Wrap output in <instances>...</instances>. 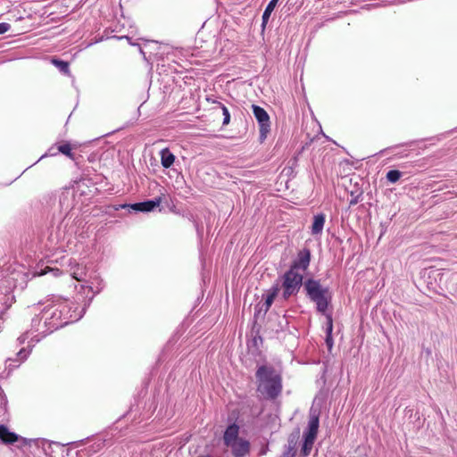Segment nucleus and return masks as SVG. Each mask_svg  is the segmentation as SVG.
I'll list each match as a JSON object with an SVG mask.
<instances>
[{"mask_svg":"<svg viewBox=\"0 0 457 457\" xmlns=\"http://www.w3.org/2000/svg\"><path fill=\"white\" fill-rule=\"evenodd\" d=\"M93 295L79 311L78 303L64 298H57L47 303L38 315L31 320V330L37 331L41 337H45L52 332L63 328L71 323L79 320L86 312L87 306L91 303L95 295L99 294L104 286L102 281L98 283L96 289L92 286H87Z\"/></svg>","mask_w":457,"mask_h":457,"instance_id":"1","label":"nucleus"},{"mask_svg":"<svg viewBox=\"0 0 457 457\" xmlns=\"http://www.w3.org/2000/svg\"><path fill=\"white\" fill-rule=\"evenodd\" d=\"M306 297L315 304L317 312L324 315L327 320L326 335L332 336V312H328L333 294L328 287L320 285L318 281L308 280L305 285Z\"/></svg>","mask_w":457,"mask_h":457,"instance_id":"2","label":"nucleus"},{"mask_svg":"<svg viewBox=\"0 0 457 457\" xmlns=\"http://www.w3.org/2000/svg\"><path fill=\"white\" fill-rule=\"evenodd\" d=\"M255 377L257 391L268 400H275L282 392V377L271 365L258 367Z\"/></svg>","mask_w":457,"mask_h":457,"instance_id":"3","label":"nucleus"},{"mask_svg":"<svg viewBox=\"0 0 457 457\" xmlns=\"http://www.w3.org/2000/svg\"><path fill=\"white\" fill-rule=\"evenodd\" d=\"M282 289V298L288 300L291 296H295L300 292L301 287H303L304 294L306 295L305 285L308 280L318 281L320 285H322L320 279L314 278H306L300 272L293 271V270H287L283 275L279 276L278 278Z\"/></svg>","mask_w":457,"mask_h":457,"instance_id":"4","label":"nucleus"},{"mask_svg":"<svg viewBox=\"0 0 457 457\" xmlns=\"http://www.w3.org/2000/svg\"><path fill=\"white\" fill-rule=\"evenodd\" d=\"M421 278L425 283L428 290L432 293H438L442 290L441 283L444 278V274L439 269H426L421 272Z\"/></svg>","mask_w":457,"mask_h":457,"instance_id":"5","label":"nucleus"},{"mask_svg":"<svg viewBox=\"0 0 457 457\" xmlns=\"http://www.w3.org/2000/svg\"><path fill=\"white\" fill-rule=\"evenodd\" d=\"M162 202V197L158 196L154 199L145 200L143 202H138L135 204H123L119 205H114L113 209L115 211H119L120 209H128L130 212L131 210L135 212H149L154 211L155 208L159 207Z\"/></svg>","mask_w":457,"mask_h":457,"instance_id":"6","label":"nucleus"},{"mask_svg":"<svg viewBox=\"0 0 457 457\" xmlns=\"http://www.w3.org/2000/svg\"><path fill=\"white\" fill-rule=\"evenodd\" d=\"M253 113L260 126V140L262 142L270 130V120L268 112L261 106L252 104Z\"/></svg>","mask_w":457,"mask_h":457,"instance_id":"7","label":"nucleus"},{"mask_svg":"<svg viewBox=\"0 0 457 457\" xmlns=\"http://www.w3.org/2000/svg\"><path fill=\"white\" fill-rule=\"evenodd\" d=\"M31 348H21L17 353L15 358H7L5 361V369L0 372L1 378H7L13 369L18 368L21 362L26 361L30 354Z\"/></svg>","mask_w":457,"mask_h":457,"instance_id":"8","label":"nucleus"},{"mask_svg":"<svg viewBox=\"0 0 457 457\" xmlns=\"http://www.w3.org/2000/svg\"><path fill=\"white\" fill-rule=\"evenodd\" d=\"M311 256V251L307 247L298 251L296 257L292 261L289 266V270H293V271L295 272L306 271L310 266Z\"/></svg>","mask_w":457,"mask_h":457,"instance_id":"9","label":"nucleus"},{"mask_svg":"<svg viewBox=\"0 0 457 457\" xmlns=\"http://www.w3.org/2000/svg\"><path fill=\"white\" fill-rule=\"evenodd\" d=\"M47 233L48 235L46 240L44 237L41 239L45 247L50 252H55L61 249L62 246L60 245V241L63 237V234L61 232V230L58 229L55 232H54L53 230H48Z\"/></svg>","mask_w":457,"mask_h":457,"instance_id":"10","label":"nucleus"},{"mask_svg":"<svg viewBox=\"0 0 457 457\" xmlns=\"http://www.w3.org/2000/svg\"><path fill=\"white\" fill-rule=\"evenodd\" d=\"M231 449L234 457H245L249 454L251 445L250 442L243 437L228 445Z\"/></svg>","mask_w":457,"mask_h":457,"instance_id":"11","label":"nucleus"},{"mask_svg":"<svg viewBox=\"0 0 457 457\" xmlns=\"http://www.w3.org/2000/svg\"><path fill=\"white\" fill-rule=\"evenodd\" d=\"M14 302V295L8 287L0 288V319Z\"/></svg>","mask_w":457,"mask_h":457,"instance_id":"12","label":"nucleus"},{"mask_svg":"<svg viewBox=\"0 0 457 457\" xmlns=\"http://www.w3.org/2000/svg\"><path fill=\"white\" fill-rule=\"evenodd\" d=\"M319 425H320L319 415L311 412L307 428H306V430L303 431V436L316 439L318 430H319Z\"/></svg>","mask_w":457,"mask_h":457,"instance_id":"13","label":"nucleus"},{"mask_svg":"<svg viewBox=\"0 0 457 457\" xmlns=\"http://www.w3.org/2000/svg\"><path fill=\"white\" fill-rule=\"evenodd\" d=\"M239 434V426L236 423L230 424L227 427L224 435H223V443L226 446L231 445L235 441L240 439L241 437L238 436Z\"/></svg>","mask_w":457,"mask_h":457,"instance_id":"14","label":"nucleus"},{"mask_svg":"<svg viewBox=\"0 0 457 457\" xmlns=\"http://www.w3.org/2000/svg\"><path fill=\"white\" fill-rule=\"evenodd\" d=\"M20 438L19 435L10 431L5 425L0 424V442L5 445H12Z\"/></svg>","mask_w":457,"mask_h":457,"instance_id":"15","label":"nucleus"},{"mask_svg":"<svg viewBox=\"0 0 457 457\" xmlns=\"http://www.w3.org/2000/svg\"><path fill=\"white\" fill-rule=\"evenodd\" d=\"M262 297H265L264 303H259L254 307L255 318H258L261 313H262V316H265L275 300L272 296H268L267 295H263Z\"/></svg>","mask_w":457,"mask_h":457,"instance_id":"16","label":"nucleus"},{"mask_svg":"<svg viewBox=\"0 0 457 457\" xmlns=\"http://www.w3.org/2000/svg\"><path fill=\"white\" fill-rule=\"evenodd\" d=\"M326 216L324 213H318L313 216V221L311 227V232L313 236L320 235L325 224Z\"/></svg>","mask_w":457,"mask_h":457,"instance_id":"17","label":"nucleus"},{"mask_svg":"<svg viewBox=\"0 0 457 457\" xmlns=\"http://www.w3.org/2000/svg\"><path fill=\"white\" fill-rule=\"evenodd\" d=\"M263 339L261 335L252 336V338L247 341V349L252 354L259 355L261 353L260 347L262 345Z\"/></svg>","mask_w":457,"mask_h":457,"instance_id":"18","label":"nucleus"},{"mask_svg":"<svg viewBox=\"0 0 457 457\" xmlns=\"http://www.w3.org/2000/svg\"><path fill=\"white\" fill-rule=\"evenodd\" d=\"M161 164L164 169L170 168L176 160V156L170 151L168 147L163 148L160 152Z\"/></svg>","mask_w":457,"mask_h":457,"instance_id":"19","label":"nucleus"},{"mask_svg":"<svg viewBox=\"0 0 457 457\" xmlns=\"http://www.w3.org/2000/svg\"><path fill=\"white\" fill-rule=\"evenodd\" d=\"M278 0H270L263 13H262V29H264V28L266 27L268 21H269V19L272 13V12L274 11L277 4H278Z\"/></svg>","mask_w":457,"mask_h":457,"instance_id":"20","label":"nucleus"},{"mask_svg":"<svg viewBox=\"0 0 457 457\" xmlns=\"http://www.w3.org/2000/svg\"><path fill=\"white\" fill-rule=\"evenodd\" d=\"M303 436V445L301 448V454L303 457H306L311 453V451L312 449V445L314 444L315 439H313L312 437L305 436Z\"/></svg>","mask_w":457,"mask_h":457,"instance_id":"21","label":"nucleus"},{"mask_svg":"<svg viewBox=\"0 0 457 457\" xmlns=\"http://www.w3.org/2000/svg\"><path fill=\"white\" fill-rule=\"evenodd\" d=\"M51 62L64 75L70 74V65L66 61H62L57 58H53Z\"/></svg>","mask_w":457,"mask_h":457,"instance_id":"22","label":"nucleus"},{"mask_svg":"<svg viewBox=\"0 0 457 457\" xmlns=\"http://www.w3.org/2000/svg\"><path fill=\"white\" fill-rule=\"evenodd\" d=\"M47 273H52L54 277H58L62 273V271L56 267L52 268L49 266H46L45 268L37 267V270L35 271V274L38 276L46 275Z\"/></svg>","mask_w":457,"mask_h":457,"instance_id":"23","label":"nucleus"},{"mask_svg":"<svg viewBox=\"0 0 457 457\" xmlns=\"http://www.w3.org/2000/svg\"><path fill=\"white\" fill-rule=\"evenodd\" d=\"M213 103L216 104L217 106L222 111V114H223L222 125L223 126L228 125L230 122V113H229L228 109L222 103H220L219 101H214Z\"/></svg>","mask_w":457,"mask_h":457,"instance_id":"24","label":"nucleus"},{"mask_svg":"<svg viewBox=\"0 0 457 457\" xmlns=\"http://www.w3.org/2000/svg\"><path fill=\"white\" fill-rule=\"evenodd\" d=\"M402 176V171L398 170H390L387 171L386 178L390 183H396Z\"/></svg>","mask_w":457,"mask_h":457,"instance_id":"25","label":"nucleus"},{"mask_svg":"<svg viewBox=\"0 0 457 457\" xmlns=\"http://www.w3.org/2000/svg\"><path fill=\"white\" fill-rule=\"evenodd\" d=\"M189 220L193 222L194 227L196 230V234L198 238L201 240L204 236V227L203 224L194 216L190 215Z\"/></svg>","mask_w":457,"mask_h":457,"instance_id":"26","label":"nucleus"},{"mask_svg":"<svg viewBox=\"0 0 457 457\" xmlns=\"http://www.w3.org/2000/svg\"><path fill=\"white\" fill-rule=\"evenodd\" d=\"M57 150L58 153H61L72 160L74 159V154L71 152V146L70 143H64L62 145H60Z\"/></svg>","mask_w":457,"mask_h":457,"instance_id":"27","label":"nucleus"},{"mask_svg":"<svg viewBox=\"0 0 457 457\" xmlns=\"http://www.w3.org/2000/svg\"><path fill=\"white\" fill-rule=\"evenodd\" d=\"M281 289V285L279 283V279H277L273 285L266 291V295L268 296H272L274 299L278 295L279 290Z\"/></svg>","mask_w":457,"mask_h":457,"instance_id":"28","label":"nucleus"},{"mask_svg":"<svg viewBox=\"0 0 457 457\" xmlns=\"http://www.w3.org/2000/svg\"><path fill=\"white\" fill-rule=\"evenodd\" d=\"M71 276L78 281H82L85 279L86 277L85 269L83 267L77 265L76 270L71 273Z\"/></svg>","mask_w":457,"mask_h":457,"instance_id":"29","label":"nucleus"},{"mask_svg":"<svg viewBox=\"0 0 457 457\" xmlns=\"http://www.w3.org/2000/svg\"><path fill=\"white\" fill-rule=\"evenodd\" d=\"M8 411V399L3 389H0V411L4 414Z\"/></svg>","mask_w":457,"mask_h":457,"instance_id":"30","label":"nucleus"},{"mask_svg":"<svg viewBox=\"0 0 457 457\" xmlns=\"http://www.w3.org/2000/svg\"><path fill=\"white\" fill-rule=\"evenodd\" d=\"M418 142H419V140H411V141H409V142H406V143H403V144L395 145L389 146V147L386 148L385 150H383V152L391 153L394 150L400 149V148H402L403 146H412L415 144H417Z\"/></svg>","mask_w":457,"mask_h":457,"instance_id":"31","label":"nucleus"},{"mask_svg":"<svg viewBox=\"0 0 457 457\" xmlns=\"http://www.w3.org/2000/svg\"><path fill=\"white\" fill-rule=\"evenodd\" d=\"M351 197L349 205L353 206L362 200V192H359L356 195H354V192H351Z\"/></svg>","mask_w":457,"mask_h":457,"instance_id":"32","label":"nucleus"},{"mask_svg":"<svg viewBox=\"0 0 457 457\" xmlns=\"http://www.w3.org/2000/svg\"><path fill=\"white\" fill-rule=\"evenodd\" d=\"M260 332H261V325H259L257 323V318H255L253 316V326H252V329H251V335L252 336L260 335Z\"/></svg>","mask_w":457,"mask_h":457,"instance_id":"33","label":"nucleus"},{"mask_svg":"<svg viewBox=\"0 0 457 457\" xmlns=\"http://www.w3.org/2000/svg\"><path fill=\"white\" fill-rule=\"evenodd\" d=\"M284 449H286V450H287L289 452H293V453H296V451H295V441L294 440V438H289L288 439L287 445H285Z\"/></svg>","mask_w":457,"mask_h":457,"instance_id":"34","label":"nucleus"},{"mask_svg":"<svg viewBox=\"0 0 457 457\" xmlns=\"http://www.w3.org/2000/svg\"><path fill=\"white\" fill-rule=\"evenodd\" d=\"M57 154H58V150H57V151H55V150H54V146H52V147H50V148L47 150V152H46V154H44L43 155H41V157H40V158H39V159H38L35 163L38 162L40 160H42L43 158H45V157H46V156H54V155H56Z\"/></svg>","mask_w":457,"mask_h":457,"instance_id":"35","label":"nucleus"},{"mask_svg":"<svg viewBox=\"0 0 457 457\" xmlns=\"http://www.w3.org/2000/svg\"><path fill=\"white\" fill-rule=\"evenodd\" d=\"M325 343L328 347V350L330 352L334 345L333 336L326 335Z\"/></svg>","mask_w":457,"mask_h":457,"instance_id":"36","label":"nucleus"},{"mask_svg":"<svg viewBox=\"0 0 457 457\" xmlns=\"http://www.w3.org/2000/svg\"><path fill=\"white\" fill-rule=\"evenodd\" d=\"M11 29V25L7 22L0 23V35L7 32Z\"/></svg>","mask_w":457,"mask_h":457,"instance_id":"37","label":"nucleus"},{"mask_svg":"<svg viewBox=\"0 0 457 457\" xmlns=\"http://www.w3.org/2000/svg\"><path fill=\"white\" fill-rule=\"evenodd\" d=\"M29 337V332H26L24 334H22L21 336H20L18 338H17V343L19 345H21L25 343V341L28 339Z\"/></svg>","mask_w":457,"mask_h":457,"instance_id":"38","label":"nucleus"},{"mask_svg":"<svg viewBox=\"0 0 457 457\" xmlns=\"http://www.w3.org/2000/svg\"><path fill=\"white\" fill-rule=\"evenodd\" d=\"M280 457H295V453L289 452L286 449H284L283 453Z\"/></svg>","mask_w":457,"mask_h":457,"instance_id":"39","label":"nucleus"},{"mask_svg":"<svg viewBox=\"0 0 457 457\" xmlns=\"http://www.w3.org/2000/svg\"><path fill=\"white\" fill-rule=\"evenodd\" d=\"M395 155H396L398 157H405V156H408V154L405 153V151H398L395 154Z\"/></svg>","mask_w":457,"mask_h":457,"instance_id":"40","label":"nucleus"},{"mask_svg":"<svg viewBox=\"0 0 457 457\" xmlns=\"http://www.w3.org/2000/svg\"><path fill=\"white\" fill-rule=\"evenodd\" d=\"M66 199H67L66 197L60 198V205H62V204H63V202H64Z\"/></svg>","mask_w":457,"mask_h":457,"instance_id":"41","label":"nucleus"},{"mask_svg":"<svg viewBox=\"0 0 457 457\" xmlns=\"http://www.w3.org/2000/svg\"><path fill=\"white\" fill-rule=\"evenodd\" d=\"M139 52H140V54L144 56V58H145V52L142 50V48H141V47H139Z\"/></svg>","mask_w":457,"mask_h":457,"instance_id":"42","label":"nucleus"},{"mask_svg":"<svg viewBox=\"0 0 457 457\" xmlns=\"http://www.w3.org/2000/svg\"><path fill=\"white\" fill-rule=\"evenodd\" d=\"M198 457H212V456H211L209 454H205V455H199Z\"/></svg>","mask_w":457,"mask_h":457,"instance_id":"43","label":"nucleus"}]
</instances>
